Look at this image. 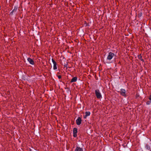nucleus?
<instances>
[{
  "mask_svg": "<svg viewBox=\"0 0 151 151\" xmlns=\"http://www.w3.org/2000/svg\"><path fill=\"white\" fill-rule=\"evenodd\" d=\"M57 69V67H53V69L54 70H56Z\"/></svg>",
  "mask_w": 151,
  "mask_h": 151,
  "instance_id": "18",
  "label": "nucleus"
},
{
  "mask_svg": "<svg viewBox=\"0 0 151 151\" xmlns=\"http://www.w3.org/2000/svg\"><path fill=\"white\" fill-rule=\"evenodd\" d=\"M138 57L139 59H140L141 61H143L144 60L142 58V56L141 55H138Z\"/></svg>",
  "mask_w": 151,
  "mask_h": 151,
  "instance_id": "12",
  "label": "nucleus"
},
{
  "mask_svg": "<svg viewBox=\"0 0 151 151\" xmlns=\"http://www.w3.org/2000/svg\"><path fill=\"white\" fill-rule=\"evenodd\" d=\"M78 132V129L76 128H74L73 130V136L76 137L77 136V133Z\"/></svg>",
  "mask_w": 151,
  "mask_h": 151,
  "instance_id": "4",
  "label": "nucleus"
},
{
  "mask_svg": "<svg viewBox=\"0 0 151 151\" xmlns=\"http://www.w3.org/2000/svg\"><path fill=\"white\" fill-rule=\"evenodd\" d=\"M95 93L96 98L97 99H100L102 98L101 94L99 89H97L95 90Z\"/></svg>",
  "mask_w": 151,
  "mask_h": 151,
  "instance_id": "2",
  "label": "nucleus"
},
{
  "mask_svg": "<svg viewBox=\"0 0 151 151\" xmlns=\"http://www.w3.org/2000/svg\"><path fill=\"white\" fill-rule=\"evenodd\" d=\"M27 60L30 64L32 65L34 64V61L32 59L29 58H27Z\"/></svg>",
  "mask_w": 151,
  "mask_h": 151,
  "instance_id": "7",
  "label": "nucleus"
},
{
  "mask_svg": "<svg viewBox=\"0 0 151 151\" xmlns=\"http://www.w3.org/2000/svg\"><path fill=\"white\" fill-rule=\"evenodd\" d=\"M148 99L150 100L151 101V95L149 96Z\"/></svg>",
  "mask_w": 151,
  "mask_h": 151,
  "instance_id": "17",
  "label": "nucleus"
},
{
  "mask_svg": "<svg viewBox=\"0 0 151 151\" xmlns=\"http://www.w3.org/2000/svg\"><path fill=\"white\" fill-rule=\"evenodd\" d=\"M120 94L122 96L124 97H126V91L125 89H121L120 90V91L119 92Z\"/></svg>",
  "mask_w": 151,
  "mask_h": 151,
  "instance_id": "3",
  "label": "nucleus"
},
{
  "mask_svg": "<svg viewBox=\"0 0 151 151\" xmlns=\"http://www.w3.org/2000/svg\"><path fill=\"white\" fill-rule=\"evenodd\" d=\"M82 120L80 117H78L76 120V124L77 125H80L81 123Z\"/></svg>",
  "mask_w": 151,
  "mask_h": 151,
  "instance_id": "5",
  "label": "nucleus"
},
{
  "mask_svg": "<svg viewBox=\"0 0 151 151\" xmlns=\"http://www.w3.org/2000/svg\"><path fill=\"white\" fill-rule=\"evenodd\" d=\"M116 55L114 53L111 52H109L106 58L107 62H108V63H109L110 60L112 59Z\"/></svg>",
  "mask_w": 151,
  "mask_h": 151,
  "instance_id": "1",
  "label": "nucleus"
},
{
  "mask_svg": "<svg viewBox=\"0 0 151 151\" xmlns=\"http://www.w3.org/2000/svg\"><path fill=\"white\" fill-rule=\"evenodd\" d=\"M100 67V66H99V70H101V68H100V67Z\"/></svg>",
  "mask_w": 151,
  "mask_h": 151,
  "instance_id": "19",
  "label": "nucleus"
},
{
  "mask_svg": "<svg viewBox=\"0 0 151 151\" xmlns=\"http://www.w3.org/2000/svg\"><path fill=\"white\" fill-rule=\"evenodd\" d=\"M145 148L148 150H150V147L149 145L147 144H146L145 146Z\"/></svg>",
  "mask_w": 151,
  "mask_h": 151,
  "instance_id": "13",
  "label": "nucleus"
},
{
  "mask_svg": "<svg viewBox=\"0 0 151 151\" xmlns=\"http://www.w3.org/2000/svg\"><path fill=\"white\" fill-rule=\"evenodd\" d=\"M150 101H147V102H146V104H147V105H149L150 104Z\"/></svg>",
  "mask_w": 151,
  "mask_h": 151,
  "instance_id": "15",
  "label": "nucleus"
},
{
  "mask_svg": "<svg viewBox=\"0 0 151 151\" xmlns=\"http://www.w3.org/2000/svg\"><path fill=\"white\" fill-rule=\"evenodd\" d=\"M77 78H78L76 77H73L71 79V80L70 81V82L72 83V82H76L77 80Z\"/></svg>",
  "mask_w": 151,
  "mask_h": 151,
  "instance_id": "10",
  "label": "nucleus"
},
{
  "mask_svg": "<svg viewBox=\"0 0 151 151\" xmlns=\"http://www.w3.org/2000/svg\"><path fill=\"white\" fill-rule=\"evenodd\" d=\"M17 9V7H14V9L10 13V14L12 15L13 14L14 12H16Z\"/></svg>",
  "mask_w": 151,
  "mask_h": 151,
  "instance_id": "6",
  "label": "nucleus"
},
{
  "mask_svg": "<svg viewBox=\"0 0 151 151\" xmlns=\"http://www.w3.org/2000/svg\"><path fill=\"white\" fill-rule=\"evenodd\" d=\"M57 76L59 79H61V75H57Z\"/></svg>",
  "mask_w": 151,
  "mask_h": 151,
  "instance_id": "14",
  "label": "nucleus"
},
{
  "mask_svg": "<svg viewBox=\"0 0 151 151\" xmlns=\"http://www.w3.org/2000/svg\"><path fill=\"white\" fill-rule=\"evenodd\" d=\"M85 113V115L83 117L84 119H86L87 117L88 116H89L91 114L90 112L89 111H86Z\"/></svg>",
  "mask_w": 151,
  "mask_h": 151,
  "instance_id": "9",
  "label": "nucleus"
},
{
  "mask_svg": "<svg viewBox=\"0 0 151 151\" xmlns=\"http://www.w3.org/2000/svg\"><path fill=\"white\" fill-rule=\"evenodd\" d=\"M67 62H66V63L64 64H62V65H63V66H67Z\"/></svg>",
  "mask_w": 151,
  "mask_h": 151,
  "instance_id": "16",
  "label": "nucleus"
},
{
  "mask_svg": "<svg viewBox=\"0 0 151 151\" xmlns=\"http://www.w3.org/2000/svg\"><path fill=\"white\" fill-rule=\"evenodd\" d=\"M74 151H83V149L80 147L77 146L76 147Z\"/></svg>",
  "mask_w": 151,
  "mask_h": 151,
  "instance_id": "8",
  "label": "nucleus"
},
{
  "mask_svg": "<svg viewBox=\"0 0 151 151\" xmlns=\"http://www.w3.org/2000/svg\"><path fill=\"white\" fill-rule=\"evenodd\" d=\"M52 61L53 66H56L57 64L56 62L53 59H52Z\"/></svg>",
  "mask_w": 151,
  "mask_h": 151,
  "instance_id": "11",
  "label": "nucleus"
},
{
  "mask_svg": "<svg viewBox=\"0 0 151 151\" xmlns=\"http://www.w3.org/2000/svg\"><path fill=\"white\" fill-rule=\"evenodd\" d=\"M68 67H69V68H70V67L68 66Z\"/></svg>",
  "mask_w": 151,
  "mask_h": 151,
  "instance_id": "20",
  "label": "nucleus"
}]
</instances>
